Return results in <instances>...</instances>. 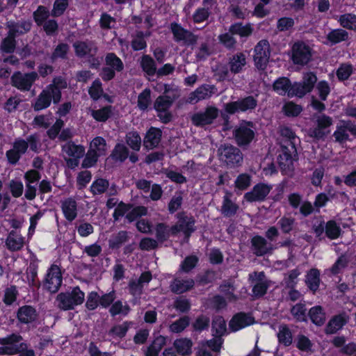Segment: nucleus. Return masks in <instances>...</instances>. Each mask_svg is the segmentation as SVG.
Wrapping results in <instances>:
<instances>
[{
  "label": "nucleus",
  "mask_w": 356,
  "mask_h": 356,
  "mask_svg": "<svg viewBox=\"0 0 356 356\" xmlns=\"http://www.w3.org/2000/svg\"><path fill=\"white\" fill-rule=\"evenodd\" d=\"M23 338L19 333L13 332L4 337H0V355H17L22 350L28 348V345L22 342Z\"/></svg>",
  "instance_id": "1"
},
{
  "label": "nucleus",
  "mask_w": 356,
  "mask_h": 356,
  "mask_svg": "<svg viewBox=\"0 0 356 356\" xmlns=\"http://www.w3.org/2000/svg\"><path fill=\"white\" fill-rule=\"evenodd\" d=\"M178 97V94H173L172 96L161 95L155 99L153 108L157 113V117L162 123L167 124L172 120L173 115L170 111V108Z\"/></svg>",
  "instance_id": "2"
},
{
  "label": "nucleus",
  "mask_w": 356,
  "mask_h": 356,
  "mask_svg": "<svg viewBox=\"0 0 356 356\" xmlns=\"http://www.w3.org/2000/svg\"><path fill=\"white\" fill-rule=\"evenodd\" d=\"M280 153L277 156V163L283 175H292L294 170L293 161L297 156L296 144H280Z\"/></svg>",
  "instance_id": "3"
},
{
  "label": "nucleus",
  "mask_w": 356,
  "mask_h": 356,
  "mask_svg": "<svg viewBox=\"0 0 356 356\" xmlns=\"http://www.w3.org/2000/svg\"><path fill=\"white\" fill-rule=\"evenodd\" d=\"M219 159L228 168H235L241 165L243 154L241 149L231 144L221 145L218 149Z\"/></svg>",
  "instance_id": "4"
},
{
  "label": "nucleus",
  "mask_w": 356,
  "mask_h": 356,
  "mask_svg": "<svg viewBox=\"0 0 356 356\" xmlns=\"http://www.w3.org/2000/svg\"><path fill=\"white\" fill-rule=\"evenodd\" d=\"M84 293L79 286H75L71 292H61L58 294L56 301L60 309L64 311L74 309L75 306L81 305L84 301Z\"/></svg>",
  "instance_id": "5"
},
{
  "label": "nucleus",
  "mask_w": 356,
  "mask_h": 356,
  "mask_svg": "<svg viewBox=\"0 0 356 356\" xmlns=\"http://www.w3.org/2000/svg\"><path fill=\"white\" fill-rule=\"evenodd\" d=\"M253 128V122L247 120H243L234 128L233 137L238 147H245L250 145L255 138V132Z\"/></svg>",
  "instance_id": "6"
},
{
  "label": "nucleus",
  "mask_w": 356,
  "mask_h": 356,
  "mask_svg": "<svg viewBox=\"0 0 356 356\" xmlns=\"http://www.w3.org/2000/svg\"><path fill=\"white\" fill-rule=\"evenodd\" d=\"M175 218L177 221L172 225V231L173 233H177V234L182 232L184 238L188 240L192 234L196 230L195 218L191 215H188L184 211L178 212L175 215Z\"/></svg>",
  "instance_id": "7"
},
{
  "label": "nucleus",
  "mask_w": 356,
  "mask_h": 356,
  "mask_svg": "<svg viewBox=\"0 0 356 356\" xmlns=\"http://www.w3.org/2000/svg\"><path fill=\"white\" fill-rule=\"evenodd\" d=\"M38 79V74L35 71L24 73L15 71L10 77V84L21 92H29Z\"/></svg>",
  "instance_id": "8"
},
{
  "label": "nucleus",
  "mask_w": 356,
  "mask_h": 356,
  "mask_svg": "<svg viewBox=\"0 0 356 356\" xmlns=\"http://www.w3.org/2000/svg\"><path fill=\"white\" fill-rule=\"evenodd\" d=\"M63 284V275L60 266L52 264L48 268L43 280V288L51 293H57Z\"/></svg>",
  "instance_id": "9"
},
{
  "label": "nucleus",
  "mask_w": 356,
  "mask_h": 356,
  "mask_svg": "<svg viewBox=\"0 0 356 356\" xmlns=\"http://www.w3.org/2000/svg\"><path fill=\"white\" fill-rule=\"evenodd\" d=\"M270 56V48L267 40H260L254 48L253 60L255 67L264 71L266 69Z\"/></svg>",
  "instance_id": "10"
},
{
  "label": "nucleus",
  "mask_w": 356,
  "mask_h": 356,
  "mask_svg": "<svg viewBox=\"0 0 356 356\" xmlns=\"http://www.w3.org/2000/svg\"><path fill=\"white\" fill-rule=\"evenodd\" d=\"M219 111L214 106H207L204 111L193 113L191 118L192 124L197 127L211 125L218 117Z\"/></svg>",
  "instance_id": "11"
},
{
  "label": "nucleus",
  "mask_w": 356,
  "mask_h": 356,
  "mask_svg": "<svg viewBox=\"0 0 356 356\" xmlns=\"http://www.w3.org/2000/svg\"><path fill=\"white\" fill-rule=\"evenodd\" d=\"M257 106V100L252 95L239 99L237 101L230 102L225 104V111L229 115L236 113L252 111Z\"/></svg>",
  "instance_id": "12"
},
{
  "label": "nucleus",
  "mask_w": 356,
  "mask_h": 356,
  "mask_svg": "<svg viewBox=\"0 0 356 356\" xmlns=\"http://www.w3.org/2000/svg\"><path fill=\"white\" fill-rule=\"evenodd\" d=\"M312 58V49L304 42H295L292 47L291 60L295 65H305Z\"/></svg>",
  "instance_id": "13"
},
{
  "label": "nucleus",
  "mask_w": 356,
  "mask_h": 356,
  "mask_svg": "<svg viewBox=\"0 0 356 356\" xmlns=\"http://www.w3.org/2000/svg\"><path fill=\"white\" fill-rule=\"evenodd\" d=\"M272 189V186L267 184L259 182L256 184L252 190L245 193L243 198L248 202H262L266 200Z\"/></svg>",
  "instance_id": "14"
},
{
  "label": "nucleus",
  "mask_w": 356,
  "mask_h": 356,
  "mask_svg": "<svg viewBox=\"0 0 356 356\" xmlns=\"http://www.w3.org/2000/svg\"><path fill=\"white\" fill-rule=\"evenodd\" d=\"M332 119L331 117L322 114L316 119V127L310 129L309 136L317 140H324L330 133L329 130H326L332 124Z\"/></svg>",
  "instance_id": "15"
},
{
  "label": "nucleus",
  "mask_w": 356,
  "mask_h": 356,
  "mask_svg": "<svg viewBox=\"0 0 356 356\" xmlns=\"http://www.w3.org/2000/svg\"><path fill=\"white\" fill-rule=\"evenodd\" d=\"M170 30L176 42L184 41L187 44L193 45L197 41V36L182 27L180 24L171 23Z\"/></svg>",
  "instance_id": "16"
},
{
  "label": "nucleus",
  "mask_w": 356,
  "mask_h": 356,
  "mask_svg": "<svg viewBox=\"0 0 356 356\" xmlns=\"http://www.w3.org/2000/svg\"><path fill=\"white\" fill-rule=\"evenodd\" d=\"M349 319V316L345 312L334 315L325 325V333L327 335L337 333L348 323Z\"/></svg>",
  "instance_id": "17"
},
{
  "label": "nucleus",
  "mask_w": 356,
  "mask_h": 356,
  "mask_svg": "<svg viewBox=\"0 0 356 356\" xmlns=\"http://www.w3.org/2000/svg\"><path fill=\"white\" fill-rule=\"evenodd\" d=\"M251 249L257 257H263L271 254L274 250L273 245L267 239L260 235H255L250 240Z\"/></svg>",
  "instance_id": "18"
},
{
  "label": "nucleus",
  "mask_w": 356,
  "mask_h": 356,
  "mask_svg": "<svg viewBox=\"0 0 356 356\" xmlns=\"http://www.w3.org/2000/svg\"><path fill=\"white\" fill-rule=\"evenodd\" d=\"M36 309L29 305L21 306L16 312V318L20 324L29 325L36 322L38 319Z\"/></svg>",
  "instance_id": "19"
},
{
  "label": "nucleus",
  "mask_w": 356,
  "mask_h": 356,
  "mask_svg": "<svg viewBox=\"0 0 356 356\" xmlns=\"http://www.w3.org/2000/svg\"><path fill=\"white\" fill-rule=\"evenodd\" d=\"M214 89L213 85L202 84L188 95L186 102L195 104L201 100L208 99L213 94Z\"/></svg>",
  "instance_id": "20"
},
{
  "label": "nucleus",
  "mask_w": 356,
  "mask_h": 356,
  "mask_svg": "<svg viewBox=\"0 0 356 356\" xmlns=\"http://www.w3.org/2000/svg\"><path fill=\"white\" fill-rule=\"evenodd\" d=\"M254 318L250 314L245 312H238L231 318L229 326L232 332H237L245 327L254 324Z\"/></svg>",
  "instance_id": "21"
},
{
  "label": "nucleus",
  "mask_w": 356,
  "mask_h": 356,
  "mask_svg": "<svg viewBox=\"0 0 356 356\" xmlns=\"http://www.w3.org/2000/svg\"><path fill=\"white\" fill-rule=\"evenodd\" d=\"M60 101H55V96L47 88L43 89L33 103V110L36 112L49 108L51 104H58Z\"/></svg>",
  "instance_id": "22"
},
{
  "label": "nucleus",
  "mask_w": 356,
  "mask_h": 356,
  "mask_svg": "<svg viewBox=\"0 0 356 356\" xmlns=\"http://www.w3.org/2000/svg\"><path fill=\"white\" fill-rule=\"evenodd\" d=\"M162 138V131L161 129L151 127L147 131L143 139V147L149 150L156 147Z\"/></svg>",
  "instance_id": "23"
},
{
  "label": "nucleus",
  "mask_w": 356,
  "mask_h": 356,
  "mask_svg": "<svg viewBox=\"0 0 356 356\" xmlns=\"http://www.w3.org/2000/svg\"><path fill=\"white\" fill-rule=\"evenodd\" d=\"M216 3L215 0H203V7L198 8L193 14V21L195 24L202 23L207 20L211 14V10Z\"/></svg>",
  "instance_id": "24"
},
{
  "label": "nucleus",
  "mask_w": 356,
  "mask_h": 356,
  "mask_svg": "<svg viewBox=\"0 0 356 356\" xmlns=\"http://www.w3.org/2000/svg\"><path fill=\"white\" fill-rule=\"evenodd\" d=\"M321 282L320 270L316 268H312L307 271L305 283L312 294L315 295L318 291Z\"/></svg>",
  "instance_id": "25"
},
{
  "label": "nucleus",
  "mask_w": 356,
  "mask_h": 356,
  "mask_svg": "<svg viewBox=\"0 0 356 356\" xmlns=\"http://www.w3.org/2000/svg\"><path fill=\"white\" fill-rule=\"evenodd\" d=\"M61 210L64 217L69 222L77 217V203L73 197H67L61 201Z\"/></svg>",
  "instance_id": "26"
},
{
  "label": "nucleus",
  "mask_w": 356,
  "mask_h": 356,
  "mask_svg": "<svg viewBox=\"0 0 356 356\" xmlns=\"http://www.w3.org/2000/svg\"><path fill=\"white\" fill-rule=\"evenodd\" d=\"M171 229L172 226H169L165 222L156 223L155 225L156 240L160 243H163L168 241L170 236H176L177 233H173Z\"/></svg>",
  "instance_id": "27"
},
{
  "label": "nucleus",
  "mask_w": 356,
  "mask_h": 356,
  "mask_svg": "<svg viewBox=\"0 0 356 356\" xmlns=\"http://www.w3.org/2000/svg\"><path fill=\"white\" fill-rule=\"evenodd\" d=\"M67 87V83L65 78L61 76H56L53 79L52 83L47 86V88L55 96V101H60L62 98L63 89Z\"/></svg>",
  "instance_id": "28"
},
{
  "label": "nucleus",
  "mask_w": 356,
  "mask_h": 356,
  "mask_svg": "<svg viewBox=\"0 0 356 356\" xmlns=\"http://www.w3.org/2000/svg\"><path fill=\"white\" fill-rule=\"evenodd\" d=\"M24 238L21 235H18L17 232L11 230L6 240L7 248L11 252L20 250L24 246Z\"/></svg>",
  "instance_id": "29"
},
{
  "label": "nucleus",
  "mask_w": 356,
  "mask_h": 356,
  "mask_svg": "<svg viewBox=\"0 0 356 356\" xmlns=\"http://www.w3.org/2000/svg\"><path fill=\"white\" fill-rule=\"evenodd\" d=\"M228 64L232 73L234 74L240 73L246 65L245 54L243 52L236 53L229 58Z\"/></svg>",
  "instance_id": "30"
},
{
  "label": "nucleus",
  "mask_w": 356,
  "mask_h": 356,
  "mask_svg": "<svg viewBox=\"0 0 356 356\" xmlns=\"http://www.w3.org/2000/svg\"><path fill=\"white\" fill-rule=\"evenodd\" d=\"M62 151L68 156L81 159L85 155V147L82 145H76L73 141H68L62 146Z\"/></svg>",
  "instance_id": "31"
},
{
  "label": "nucleus",
  "mask_w": 356,
  "mask_h": 356,
  "mask_svg": "<svg viewBox=\"0 0 356 356\" xmlns=\"http://www.w3.org/2000/svg\"><path fill=\"white\" fill-rule=\"evenodd\" d=\"M253 28L251 24H243V22H235L229 28V32L232 35H237L241 38H248L252 34Z\"/></svg>",
  "instance_id": "32"
},
{
  "label": "nucleus",
  "mask_w": 356,
  "mask_h": 356,
  "mask_svg": "<svg viewBox=\"0 0 356 356\" xmlns=\"http://www.w3.org/2000/svg\"><path fill=\"white\" fill-rule=\"evenodd\" d=\"M232 193L227 191L223 197L222 204L221 207V213L225 217H232L236 215L239 207L236 203L233 202L230 197Z\"/></svg>",
  "instance_id": "33"
},
{
  "label": "nucleus",
  "mask_w": 356,
  "mask_h": 356,
  "mask_svg": "<svg viewBox=\"0 0 356 356\" xmlns=\"http://www.w3.org/2000/svg\"><path fill=\"white\" fill-rule=\"evenodd\" d=\"M308 316L312 323L316 326H322L326 320V314L323 307L321 305L311 307L308 312Z\"/></svg>",
  "instance_id": "34"
},
{
  "label": "nucleus",
  "mask_w": 356,
  "mask_h": 356,
  "mask_svg": "<svg viewBox=\"0 0 356 356\" xmlns=\"http://www.w3.org/2000/svg\"><path fill=\"white\" fill-rule=\"evenodd\" d=\"M292 83L291 80L286 76L277 78L273 83V90L280 95L290 94L291 91Z\"/></svg>",
  "instance_id": "35"
},
{
  "label": "nucleus",
  "mask_w": 356,
  "mask_h": 356,
  "mask_svg": "<svg viewBox=\"0 0 356 356\" xmlns=\"http://www.w3.org/2000/svg\"><path fill=\"white\" fill-rule=\"evenodd\" d=\"M140 67L143 72L149 76H153L156 74V62L149 55L144 54L141 56Z\"/></svg>",
  "instance_id": "36"
},
{
  "label": "nucleus",
  "mask_w": 356,
  "mask_h": 356,
  "mask_svg": "<svg viewBox=\"0 0 356 356\" xmlns=\"http://www.w3.org/2000/svg\"><path fill=\"white\" fill-rule=\"evenodd\" d=\"M195 282L193 279L175 280L171 284V291L176 294H181L190 291L194 287Z\"/></svg>",
  "instance_id": "37"
},
{
  "label": "nucleus",
  "mask_w": 356,
  "mask_h": 356,
  "mask_svg": "<svg viewBox=\"0 0 356 356\" xmlns=\"http://www.w3.org/2000/svg\"><path fill=\"white\" fill-rule=\"evenodd\" d=\"M327 41L331 45H335L349 39L348 31L342 29H335L330 31L326 36Z\"/></svg>",
  "instance_id": "38"
},
{
  "label": "nucleus",
  "mask_w": 356,
  "mask_h": 356,
  "mask_svg": "<svg viewBox=\"0 0 356 356\" xmlns=\"http://www.w3.org/2000/svg\"><path fill=\"white\" fill-rule=\"evenodd\" d=\"M193 341L189 338H180L174 341V347L180 355H189L192 353Z\"/></svg>",
  "instance_id": "39"
},
{
  "label": "nucleus",
  "mask_w": 356,
  "mask_h": 356,
  "mask_svg": "<svg viewBox=\"0 0 356 356\" xmlns=\"http://www.w3.org/2000/svg\"><path fill=\"white\" fill-rule=\"evenodd\" d=\"M113 107L111 105H106L97 110L91 111L92 118L99 122H105L113 115Z\"/></svg>",
  "instance_id": "40"
},
{
  "label": "nucleus",
  "mask_w": 356,
  "mask_h": 356,
  "mask_svg": "<svg viewBox=\"0 0 356 356\" xmlns=\"http://www.w3.org/2000/svg\"><path fill=\"white\" fill-rule=\"evenodd\" d=\"M129 153V150L127 147L124 144L117 143L111 152L110 157L115 161L123 163L128 158Z\"/></svg>",
  "instance_id": "41"
},
{
  "label": "nucleus",
  "mask_w": 356,
  "mask_h": 356,
  "mask_svg": "<svg viewBox=\"0 0 356 356\" xmlns=\"http://www.w3.org/2000/svg\"><path fill=\"white\" fill-rule=\"evenodd\" d=\"M149 35V32L145 33L143 31H136L135 38H133L131 42V47L132 49L135 51L145 49L147 44L145 38Z\"/></svg>",
  "instance_id": "42"
},
{
  "label": "nucleus",
  "mask_w": 356,
  "mask_h": 356,
  "mask_svg": "<svg viewBox=\"0 0 356 356\" xmlns=\"http://www.w3.org/2000/svg\"><path fill=\"white\" fill-rule=\"evenodd\" d=\"M210 323V318L208 316L200 314L192 323V330L193 332L200 334L209 328Z\"/></svg>",
  "instance_id": "43"
},
{
  "label": "nucleus",
  "mask_w": 356,
  "mask_h": 356,
  "mask_svg": "<svg viewBox=\"0 0 356 356\" xmlns=\"http://www.w3.org/2000/svg\"><path fill=\"white\" fill-rule=\"evenodd\" d=\"M190 323L191 318L188 316H182L169 325V330L172 333H181L189 326Z\"/></svg>",
  "instance_id": "44"
},
{
  "label": "nucleus",
  "mask_w": 356,
  "mask_h": 356,
  "mask_svg": "<svg viewBox=\"0 0 356 356\" xmlns=\"http://www.w3.org/2000/svg\"><path fill=\"white\" fill-rule=\"evenodd\" d=\"M127 145L134 151L138 152L141 147V137L138 131H131L127 133L125 136Z\"/></svg>",
  "instance_id": "45"
},
{
  "label": "nucleus",
  "mask_w": 356,
  "mask_h": 356,
  "mask_svg": "<svg viewBox=\"0 0 356 356\" xmlns=\"http://www.w3.org/2000/svg\"><path fill=\"white\" fill-rule=\"evenodd\" d=\"M105 63L108 67L114 69L118 72H122L124 67L122 60L113 52L106 54Z\"/></svg>",
  "instance_id": "46"
},
{
  "label": "nucleus",
  "mask_w": 356,
  "mask_h": 356,
  "mask_svg": "<svg viewBox=\"0 0 356 356\" xmlns=\"http://www.w3.org/2000/svg\"><path fill=\"white\" fill-rule=\"evenodd\" d=\"M211 330L215 337H222L225 334L227 330L226 322L222 316H217L213 319Z\"/></svg>",
  "instance_id": "47"
},
{
  "label": "nucleus",
  "mask_w": 356,
  "mask_h": 356,
  "mask_svg": "<svg viewBox=\"0 0 356 356\" xmlns=\"http://www.w3.org/2000/svg\"><path fill=\"white\" fill-rule=\"evenodd\" d=\"M325 233L329 239L334 240L340 236L341 229L334 220H330L325 223Z\"/></svg>",
  "instance_id": "48"
},
{
  "label": "nucleus",
  "mask_w": 356,
  "mask_h": 356,
  "mask_svg": "<svg viewBox=\"0 0 356 356\" xmlns=\"http://www.w3.org/2000/svg\"><path fill=\"white\" fill-rule=\"evenodd\" d=\"M217 279V272L213 269H207L202 274H198L196 281L199 285L205 286L212 284Z\"/></svg>",
  "instance_id": "49"
},
{
  "label": "nucleus",
  "mask_w": 356,
  "mask_h": 356,
  "mask_svg": "<svg viewBox=\"0 0 356 356\" xmlns=\"http://www.w3.org/2000/svg\"><path fill=\"white\" fill-rule=\"evenodd\" d=\"M50 15L51 12L44 6H39L33 13V20L39 26L47 22Z\"/></svg>",
  "instance_id": "50"
},
{
  "label": "nucleus",
  "mask_w": 356,
  "mask_h": 356,
  "mask_svg": "<svg viewBox=\"0 0 356 356\" xmlns=\"http://www.w3.org/2000/svg\"><path fill=\"white\" fill-rule=\"evenodd\" d=\"M75 54L79 58H85L88 56L92 48L90 44L85 41H76L73 44Z\"/></svg>",
  "instance_id": "51"
},
{
  "label": "nucleus",
  "mask_w": 356,
  "mask_h": 356,
  "mask_svg": "<svg viewBox=\"0 0 356 356\" xmlns=\"http://www.w3.org/2000/svg\"><path fill=\"white\" fill-rule=\"evenodd\" d=\"M277 339L280 343L289 346L292 343V333L287 325H282L279 328Z\"/></svg>",
  "instance_id": "52"
},
{
  "label": "nucleus",
  "mask_w": 356,
  "mask_h": 356,
  "mask_svg": "<svg viewBox=\"0 0 356 356\" xmlns=\"http://www.w3.org/2000/svg\"><path fill=\"white\" fill-rule=\"evenodd\" d=\"M151 102V90L146 88L138 95L137 106L140 111H145L148 109Z\"/></svg>",
  "instance_id": "53"
},
{
  "label": "nucleus",
  "mask_w": 356,
  "mask_h": 356,
  "mask_svg": "<svg viewBox=\"0 0 356 356\" xmlns=\"http://www.w3.org/2000/svg\"><path fill=\"white\" fill-rule=\"evenodd\" d=\"M282 111L286 116L294 118L301 113L302 107L292 101H289L283 105Z\"/></svg>",
  "instance_id": "54"
},
{
  "label": "nucleus",
  "mask_w": 356,
  "mask_h": 356,
  "mask_svg": "<svg viewBox=\"0 0 356 356\" xmlns=\"http://www.w3.org/2000/svg\"><path fill=\"white\" fill-rule=\"evenodd\" d=\"M101 156L97 150L94 149H89L85 155L82 161L81 167L83 168H90L93 167L97 163L99 157Z\"/></svg>",
  "instance_id": "55"
},
{
  "label": "nucleus",
  "mask_w": 356,
  "mask_h": 356,
  "mask_svg": "<svg viewBox=\"0 0 356 356\" xmlns=\"http://www.w3.org/2000/svg\"><path fill=\"white\" fill-rule=\"evenodd\" d=\"M296 219L291 216H282L277 222V225L282 232L285 234H290L294 229Z\"/></svg>",
  "instance_id": "56"
},
{
  "label": "nucleus",
  "mask_w": 356,
  "mask_h": 356,
  "mask_svg": "<svg viewBox=\"0 0 356 356\" xmlns=\"http://www.w3.org/2000/svg\"><path fill=\"white\" fill-rule=\"evenodd\" d=\"M128 238L127 231H120L109 240V247L113 250L119 249L123 243L128 241Z\"/></svg>",
  "instance_id": "57"
},
{
  "label": "nucleus",
  "mask_w": 356,
  "mask_h": 356,
  "mask_svg": "<svg viewBox=\"0 0 356 356\" xmlns=\"http://www.w3.org/2000/svg\"><path fill=\"white\" fill-rule=\"evenodd\" d=\"M109 186L107 179L99 178L95 179L90 186V192L94 195H101L106 191Z\"/></svg>",
  "instance_id": "58"
},
{
  "label": "nucleus",
  "mask_w": 356,
  "mask_h": 356,
  "mask_svg": "<svg viewBox=\"0 0 356 356\" xmlns=\"http://www.w3.org/2000/svg\"><path fill=\"white\" fill-rule=\"evenodd\" d=\"M349 263L347 256L344 254L338 257L334 264L331 266L330 270L332 275H337L341 273V270L346 268Z\"/></svg>",
  "instance_id": "59"
},
{
  "label": "nucleus",
  "mask_w": 356,
  "mask_h": 356,
  "mask_svg": "<svg viewBox=\"0 0 356 356\" xmlns=\"http://www.w3.org/2000/svg\"><path fill=\"white\" fill-rule=\"evenodd\" d=\"M339 22L343 28L356 30V15L355 14L346 13L340 15Z\"/></svg>",
  "instance_id": "60"
},
{
  "label": "nucleus",
  "mask_w": 356,
  "mask_h": 356,
  "mask_svg": "<svg viewBox=\"0 0 356 356\" xmlns=\"http://www.w3.org/2000/svg\"><path fill=\"white\" fill-rule=\"evenodd\" d=\"M306 312V306L302 302L296 304L291 309V314L299 322H306L307 321Z\"/></svg>",
  "instance_id": "61"
},
{
  "label": "nucleus",
  "mask_w": 356,
  "mask_h": 356,
  "mask_svg": "<svg viewBox=\"0 0 356 356\" xmlns=\"http://www.w3.org/2000/svg\"><path fill=\"white\" fill-rule=\"evenodd\" d=\"M199 262V258L195 254L186 256L180 264L181 270L188 273L195 268Z\"/></svg>",
  "instance_id": "62"
},
{
  "label": "nucleus",
  "mask_w": 356,
  "mask_h": 356,
  "mask_svg": "<svg viewBox=\"0 0 356 356\" xmlns=\"http://www.w3.org/2000/svg\"><path fill=\"white\" fill-rule=\"evenodd\" d=\"M69 1L70 0H55L51 10V16L58 17L63 15L69 6Z\"/></svg>",
  "instance_id": "63"
},
{
  "label": "nucleus",
  "mask_w": 356,
  "mask_h": 356,
  "mask_svg": "<svg viewBox=\"0 0 356 356\" xmlns=\"http://www.w3.org/2000/svg\"><path fill=\"white\" fill-rule=\"evenodd\" d=\"M18 295L19 293L17 286L15 285H11L5 289L3 302L6 305L10 306L17 300Z\"/></svg>",
  "instance_id": "64"
}]
</instances>
